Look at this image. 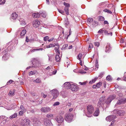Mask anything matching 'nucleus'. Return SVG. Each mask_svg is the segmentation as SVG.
Wrapping results in <instances>:
<instances>
[{"mask_svg": "<svg viewBox=\"0 0 126 126\" xmlns=\"http://www.w3.org/2000/svg\"><path fill=\"white\" fill-rule=\"evenodd\" d=\"M42 95L44 98H45L47 96V95L44 94V93H42Z\"/></svg>", "mask_w": 126, "mask_h": 126, "instance_id": "nucleus-63", "label": "nucleus"}, {"mask_svg": "<svg viewBox=\"0 0 126 126\" xmlns=\"http://www.w3.org/2000/svg\"><path fill=\"white\" fill-rule=\"evenodd\" d=\"M99 113V109H97L95 111L94 114V115L95 116H97Z\"/></svg>", "mask_w": 126, "mask_h": 126, "instance_id": "nucleus-26", "label": "nucleus"}, {"mask_svg": "<svg viewBox=\"0 0 126 126\" xmlns=\"http://www.w3.org/2000/svg\"><path fill=\"white\" fill-rule=\"evenodd\" d=\"M115 118V116L113 115L109 116L107 117L106 119V120L109 122H110Z\"/></svg>", "mask_w": 126, "mask_h": 126, "instance_id": "nucleus-17", "label": "nucleus"}, {"mask_svg": "<svg viewBox=\"0 0 126 126\" xmlns=\"http://www.w3.org/2000/svg\"><path fill=\"white\" fill-rule=\"evenodd\" d=\"M40 16V14L37 12L35 13H33L32 14V17L34 18H39Z\"/></svg>", "mask_w": 126, "mask_h": 126, "instance_id": "nucleus-20", "label": "nucleus"}, {"mask_svg": "<svg viewBox=\"0 0 126 126\" xmlns=\"http://www.w3.org/2000/svg\"><path fill=\"white\" fill-rule=\"evenodd\" d=\"M117 113L119 115L122 116L125 114V112L124 111L119 110L117 111Z\"/></svg>", "mask_w": 126, "mask_h": 126, "instance_id": "nucleus-23", "label": "nucleus"}, {"mask_svg": "<svg viewBox=\"0 0 126 126\" xmlns=\"http://www.w3.org/2000/svg\"><path fill=\"white\" fill-rule=\"evenodd\" d=\"M96 80V79H92L91 81H90L89 82V83L91 84H92L93 83H94Z\"/></svg>", "mask_w": 126, "mask_h": 126, "instance_id": "nucleus-48", "label": "nucleus"}, {"mask_svg": "<svg viewBox=\"0 0 126 126\" xmlns=\"http://www.w3.org/2000/svg\"><path fill=\"white\" fill-rule=\"evenodd\" d=\"M95 63H96L95 66L97 68H98V64L97 60L95 61Z\"/></svg>", "mask_w": 126, "mask_h": 126, "instance_id": "nucleus-57", "label": "nucleus"}, {"mask_svg": "<svg viewBox=\"0 0 126 126\" xmlns=\"http://www.w3.org/2000/svg\"><path fill=\"white\" fill-rule=\"evenodd\" d=\"M25 111H23V110H21L19 111V115L21 116L25 112Z\"/></svg>", "mask_w": 126, "mask_h": 126, "instance_id": "nucleus-43", "label": "nucleus"}, {"mask_svg": "<svg viewBox=\"0 0 126 126\" xmlns=\"http://www.w3.org/2000/svg\"><path fill=\"white\" fill-rule=\"evenodd\" d=\"M105 31V32H107V31H106L104 30ZM104 31V30L102 29H100V30L98 32L99 33H103V32Z\"/></svg>", "mask_w": 126, "mask_h": 126, "instance_id": "nucleus-38", "label": "nucleus"}, {"mask_svg": "<svg viewBox=\"0 0 126 126\" xmlns=\"http://www.w3.org/2000/svg\"><path fill=\"white\" fill-rule=\"evenodd\" d=\"M68 46V45L67 44H66L64 45L63 47L65 48H67Z\"/></svg>", "mask_w": 126, "mask_h": 126, "instance_id": "nucleus-60", "label": "nucleus"}, {"mask_svg": "<svg viewBox=\"0 0 126 126\" xmlns=\"http://www.w3.org/2000/svg\"><path fill=\"white\" fill-rule=\"evenodd\" d=\"M30 121L28 119H22L21 120V125L23 126H30Z\"/></svg>", "mask_w": 126, "mask_h": 126, "instance_id": "nucleus-1", "label": "nucleus"}, {"mask_svg": "<svg viewBox=\"0 0 126 126\" xmlns=\"http://www.w3.org/2000/svg\"><path fill=\"white\" fill-rule=\"evenodd\" d=\"M41 79L39 78H37L36 80L33 81V82L36 83H40L41 82Z\"/></svg>", "mask_w": 126, "mask_h": 126, "instance_id": "nucleus-32", "label": "nucleus"}, {"mask_svg": "<svg viewBox=\"0 0 126 126\" xmlns=\"http://www.w3.org/2000/svg\"><path fill=\"white\" fill-rule=\"evenodd\" d=\"M93 47V45L91 44H90L89 46V48L90 49H91Z\"/></svg>", "mask_w": 126, "mask_h": 126, "instance_id": "nucleus-59", "label": "nucleus"}, {"mask_svg": "<svg viewBox=\"0 0 126 126\" xmlns=\"http://www.w3.org/2000/svg\"><path fill=\"white\" fill-rule=\"evenodd\" d=\"M55 60L57 62L60 61L61 58L59 56V54H57L55 57Z\"/></svg>", "mask_w": 126, "mask_h": 126, "instance_id": "nucleus-25", "label": "nucleus"}, {"mask_svg": "<svg viewBox=\"0 0 126 126\" xmlns=\"http://www.w3.org/2000/svg\"><path fill=\"white\" fill-rule=\"evenodd\" d=\"M13 82L14 81L13 80H10L7 82V84L8 85H9Z\"/></svg>", "mask_w": 126, "mask_h": 126, "instance_id": "nucleus-50", "label": "nucleus"}, {"mask_svg": "<svg viewBox=\"0 0 126 126\" xmlns=\"http://www.w3.org/2000/svg\"><path fill=\"white\" fill-rule=\"evenodd\" d=\"M110 43H108L106 45V47L105 51L106 52H108L110 51L111 47H110Z\"/></svg>", "mask_w": 126, "mask_h": 126, "instance_id": "nucleus-19", "label": "nucleus"}, {"mask_svg": "<svg viewBox=\"0 0 126 126\" xmlns=\"http://www.w3.org/2000/svg\"><path fill=\"white\" fill-rule=\"evenodd\" d=\"M26 32V30L24 29V28H22V31L20 32V35L21 37H23L24 36Z\"/></svg>", "mask_w": 126, "mask_h": 126, "instance_id": "nucleus-18", "label": "nucleus"}, {"mask_svg": "<svg viewBox=\"0 0 126 126\" xmlns=\"http://www.w3.org/2000/svg\"><path fill=\"white\" fill-rule=\"evenodd\" d=\"M79 72L81 74H85L86 73V72L84 71V70H81L79 71Z\"/></svg>", "mask_w": 126, "mask_h": 126, "instance_id": "nucleus-54", "label": "nucleus"}, {"mask_svg": "<svg viewBox=\"0 0 126 126\" xmlns=\"http://www.w3.org/2000/svg\"><path fill=\"white\" fill-rule=\"evenodd\" d=\"M8 54H4L2 57L3 59L4 60H7V59L8 58Z\"/></svg>", "mask_w": 126, "mask_h": 126, "instance_id": "nucleus-34", "label": "nucleus"}, {"mask_svg": "<svg viewBox=\"0 0 126 126\" xmlns=\"http://www.w3.org/2000/svg\"><path fill=\"white\" fill-rule=\"evenodd\" d=\"M55 50L56 52V53H57L58 54H60V52L59 50L58 49L55 48Z\"/></svg>", "mask_w": 126, "mask_h": 126, "instance_id": "nucleus-58", "label": "nucleus"}, {"mask_svg": "<svg viewBox=\"0 0 126 126\" xmlns=\"http://www.w3.org/2000/svg\"><path fill=\"white\" fill-rule=\"evenodd\" d=\"M6 1V0H0V4H4L5 3Z\"/></svg>", "mask_w": 126, "mask_h": 126, "instance_id": "nucleus-47", "label": "nucleus"}, {"mask_svg": "<svg viewBox=\"0 0 126 126\" xmlns=\"http://www.w3.org/2000/svg\"><path fill=\"white\" fill-rule=\"evenodd\" d=\"M84 57L83 56L81 53H80L77 56V59L80 61L79 64L81 65H82L83 64V59Z\"/></svg>", "mask_w": 126, "mask_h": 126, "instance_id": "nucleus-5", "label": "nucleus"}, {"mask_svg": "<svg viewBox=\"0 0 126 126\" xmlns=\"http://www.w3.org/2000/svg\"><path fill=\"white\" fill-rule=\"evenodd\" d=\"M105 99V97L104 96H102L100 98L97 104V106L99 107H102L104 103V101Z\"/></svg>", "mask_w": 126, "mask_h": 126, "instance_id": "nucleus-2", "label": "nucleus"}, {"mask_svg": "<svg viewBox=\"0 0 126 126\" xmlns=\"http://www.w3.org/2000/svg\"><path fill=\"white\" fill-rule=\"evenodd\" d=\"M43 50V48H42L34 49L31 50V51L32 52H33L36 51H42Z\"/></svg>", "mask_w": 126, "mask_h": 126, "instance_id": "nucleus-29", "label": "nucleus"}, {"mask_svg": "<svg viewBox=\"0 0 126 126\" xmlns=\"http://www.w3.org/2000/svg\"><path fill=\"white\" fill-rule=\"evenodd\" d=\"M17 116V114L16 113H15L13 114V115L10 116V119H12L13 118L16 117Z\"/></svg>", "mask_w": 126, "mask_h": 126, "instance_id": "nucleus-27", "label": "nucleus"}, {"mask_svg": "<svg viewBox=\"0 0 126 126\" xmlns=\"http://www.w3.org/2000/svg\"><path fill=\"white\" fill-rule=\"evenodd\" d=\"M58 12L61 14L63 15H64V11H63L62 10H60L59 9H58Z\"/></svg>", "mask_w": 126, "mask_h": 126, "instance_id": "nucleus-52", "label": "nucleus"}, {"mask_svg": "<svg viewBox=\"0 0 126 126\" xmlns=\"http://www.w3.org/2000/svg\"><path fill=\"white\" fill-rule=\"evenodd\" d=\"M104 11L105 12H107L109 14H111L112 13V12L111 11L107 9H104Z\"/></svg>", "mask_w": 126, "mask_h": 126, "instance_id": "nucleus-36", "label": "nucleus"}, {"mask_svg": "<svg viewBox=\"0 0 126 126\" xmlns=\"http://www.w3.org/2000/svg\"><path fill=\"white\" fill-rule=\"evenodd\" d=\"M49 39V38L48 36H46L44 38V40L45 41H46L48 40V39Z\"/></svg>", "mask_w": 126, "mask_h": 126, "instance_id": "nucleus-49", "label": "nucleus"}, {"mask_svg": "<svg viewBox=\"0 0 126 126\" xmlns=\"http://www.w3.org/2000/svg\"><path fill=\"white\" fill-rule=\"evenodd\" d=\"M57 72L56 70H55L54 71H53L52 73V75H55V74Z\"/></svg>", "mask_w": 126, "mask_h": 126, "instance_id": "nucleus-62", "label": "nucleus"}, {"mask_svg": "<svg viewBox=\"0 0 126 126\" xmlns=\"http://www.w3.org/2000/svg\"><path fill=\"white\" fill-rule=\"evenodd\" d=\"M40 24V22L37 20H35L33 21V26L35 28L38 27L39 26Z\"/></svg>", "mask_w": 126, "mask_h": 126, "instance_id": "nucleus-15", "label": "nucleus"}, {"mask_svg": "<svg viewBox=\"0 0 126 126\" xmlns=\"http://www.w3.org/2000/svg\"><path fill=\"white\" fill-rule=\"evenodd\" d=\"M44 124L46 126H52L51 121L48 119L45 118L44 120Z\"/></svg>", "mask_w": 126, "mask_h": 126, "instance_id": "nucleus-11", "label": "nucleus"}, {"mask_svg": "<svg viewBox=\"0 0 126 126\" xmlns=\"http://www.w3.org/2000/svg\"><path fill=\"white\" fill-rule=\"evenodd\" d=\"M54 47H55V48L57 49V48H58L59 47V45H58V44L57 43H55L54 44Z\"/></svg>", "mask_w": 126, "mask_h": 126, "instance_id": "nucleus-42", "label": "nucleus"}, {"mask_svg": "<svg viewBox=\"0 0 126 126\" xmlns=\"http://www.w3.org/2000/svg\"><path fill=\"white\" fill-rule=\"evenodd\" d=\"M19 21L20 22V24L22 25H25L26 24L25 20L22 18H20Z\"/></svg>", "mask_w": 126, "mask_h": 126, "instance_id": "nucleus-24", "label": "nucleus"}, {"mask_svg": "<svg viewBox=\"0 0 126 126\" xmlns=\"http://www.w3.org/2000/svg\"><path fill=\"white\" fill-rule=\"evenodd\" d=\"M104 74L103 73H101L99 75L98 77L99 78H101L103 76V75Z\"/></svg>", "mask_w": 126, "mask_h": 126, "instance_id": "nucleus-55", "label": "nucleus"}, {"mask_svg": "<svg viewBox=\"0 0 126 126\" xmlns=\"http://www.w3.org/2000/svg\"><path fill=\"white\" fill-rule=\"evenodd\" d=\"M52 67V66H48L47 68H46V70H47L48 71H49L51 69V68Z\"/></svg>", "mask_w": 126, "mask_h": 126, "instance_id": "nucleus-56", "label": "nucleus"}, {"mask_svg": "<svg viewBox=\"0 0 126 126\" xmlns=\"http://www.w3.org/2000/svg\"><path fill=\"white\" fill-rule=\"evenodd\" d=\"M51 94L53 96V98L55 99L58 97L59 94V92L56 89H53L51 91Z\"/></svg>", "mask_w": 126, "mask_h": 126, "instance_id": "nucleus-8", "label": "nucleus"}, {"mask_svg": "<svg viewBox=\"0 0 126 126\" xmlns=\"http://www.w3.org/2000/svg\"><path fill=\"white\" fill-rule=\"evenodd\" d=\"M16 90L15 89H13V91H10L8 93V95L10 96H12L15 95V93Z\"/></svg>", "mask_w": 126, "mask_h": 126, "instance_id": "nucleus-21", "label": "nucleus"}, {"mask_svg": "<svg viewBox=\"0 0 126 126\" xmlns=\"http://www.w3.org/2000/svg\"><path fill=\"white\" fill-rule=\"evenodd\" d=\"M56 120L57 122L59 123H62L64 120L63 118L61 116H57Z\"/></svg>", "mask_w": 126, "mask_h": 126, "instance_id": "nucleus-13", "label": "nucleus"}, {"mask_svg": "<svg viewBox=\"0 0 126 126\" xmlns=\"http://www.w3.org/2000/svg\"><path fill=\"white\" fill-rule=\"evenodd\" d=\"M72 82H66L63 84V86L67 89H70Z\"/></svg>", "mask_w": 126, "mask_h": 126, "instance_id": "nucleus-16", "label": "nucleus"}, {"mask_svg": "<svg viewBox=\"0 0 126 126\" xmlns=\"http://www.w3.org/2000/svg\"><path fill=\"white\" fill-rule=\"evenodd\" d=\"M53 117V115L51 114H48L47 115V118H52Z\"/></svg>", "mask_w": 126, "mask_h": 126, "instance_id": "nucleus-46", "label": "nucleus"}, {"mask_svg": "<svg viewBox=\"0 0 126 126\" xmlns=\"http://www.w3.org/2000/svg\"><path fill=\"white\" fill-rule=\"evenodd\" d=\"M87 113L89 114H91L94 111V108L92 105H88L87 107Z\"/></svg>", "mask_w": 126, "mask_h": 126, "instance_id": "nucleus-4", "label": "nucleus"}, {"mask_svg": "<svg viewBox=\"0 0 126 126\" xmlns=\"http://www.w3.org/2000/svg\"><path fill=\"white\" fill-rule=\"evenodd\" d=\"M122 103V102H121L120 100H119L118 101H117V104H120Z\"/></svg>", "mask_w": 126, "mask_h": 126, "instance_id": "nucleus-64", "label": "nucleus"}, {"mask_svg": "<svg viewBox=\"0 0 126 126\" xmlns=\"http://www.w3.org/2000/svg\"><path fill=\"white\" fill-rule=\"evenodd\" d=\"M116 96V95H110L107 100L106 103L107 104H109L115 98Z\"/></svg>", "mask_w": 126, "mask_h": 126, "instance_id": "nucleus-10", "label": "nucleus"}, {"mask_svg": "<svg viewBox=\"0 0 126 126\" xmlns=\"http://www.w3.org/2000/svg\"><path fill=\"white\" fill-rule=\"evenodd\" d=\"M37 72L36 71H31L29 73V76H31L33 75H34Z\"/></svg>", "mask_w": 126, "mask_h": 126, "instance_id": "nucleus-31", "label": "nucleus"}, {"mask_svg": "<svg viewBox=\"0 0 126 126\" xmlns=\"http://www.w3.org/2000/svg\"><path fill=\"white\" fill-rule=\"evenodd\" d=\"M20 109L21 110H23V111H25L26 110V109L23 107V106L21 105L20 107Z\"/></svg>", "mask_w": 126, "mask_h": 126, "instance_id": "nucleus-39", "label": "nucleus"}, {"mask_svg": "<svg viewBox=\"0 0 126 126\" xmlns=\"http://www.w3.org/2000/svg\"><path fill=\"white\" fill-rule=\"evenodd\" d=\"M95 45L97 47L99 45V42H96L94 43Z\"/></svg>", "mask_w": 126, "mask_h": 126, "instance_id": "nucleus-51", "label": "nucleus"}, {"mask_svg": "<svg viewBox=\"0 0 126 126\" xmlns=\"http://www.w3.org/2000/svg\"><path fill=\"white\" fill-rule=\"evenodd\" d=\"M93 19L91 18H89L87 19V22L89 23H91V22L93 21Z\"/></svg>", "mask_w": 126, "mask_h": 126, "instance_id": "nucleus-45", "label": "nucleus"}, {"mask_svg": "<svg viewBox=\"0 0 126 126\" xmlns=\"http://www.w3.org/2000/svg\"><path fill=\"white\" fill-rule=\"evenodd\" d=\"M98 18L99 19V20L100 21H104L105 20L104 18L101 16H99L98 17Z\"/></svg>", "mask_w": 126, "mask_h": 126, "instance_id": "nucleus-35", "label": "nucleus"}, {"mask_svg": "<svg viewBox=\"0 0 126 126\" xmlns=\"http://www.w3.org/2000/svg\"><path fill=\"white\" fill-rule=\"evenodd\" d=\"M73 116L70 114H66L65 117V120L68 122H71L72 120Z\"/></svg>", "mask_w": 126, "mask_h": 126, "instance_id": "nucleus-9", "label": "nucleus"}, {"mask_svg": "<svg viewBox=\"0 0 126 126\" xmlns=\"http://www.w3.org/2000/svg\"><path fill=\"white\" fill-rule=\"evenodd\" d=\"M51 109L50 108L48 107H43L41 108V111L44 112H46L51 110Z\"/></svg>", "mask_w": 126, "mask_h": 126, "instance_id": "nucleus-14", "label": "nucleus"}, {"mask_svg": "<svg viewBox=\"0 0 126 126\" xmlns=\"http://www.w3.org/2000/svg\"><path fill=\"white\" fill-rule=\"evenodd\" d=\"M17 16L18 15L16 13H12L11 16L12 18L13 19H16Z\"/></svg>", "mask_w": 126, "mask_h": 126, "instance_id": "nucleus-22", "label": "nucleus"}, {"mask_svg": "<svg viewBox=\"0 0 126 126\" xmlns=\"http://www.w3.org/2000/svg\"><path fill=\"white\" fill-rule=\"evenodd\" d=\"M49 57V61L50 62H51L52 60L54 59V57L52 55H50L48 56Z\"/></svg>", "mask_w": 126, "mask_h": 126, "instance_id": "nucleus-28", "label": "nucleus"}, {"mask_svg": "<svg viewBox=\"0 0 126 126\" xmlns=\"http://www.w3.org/2000/svg\"><path fill=\"white\" fill-rule=\"evenodd\" d=\"M63 4L65 6V7L64 8V10L66 14L68 15L69 13V8L70 7V5L68 3H66L65 2L63 3Z\"/></svg>", "mask_w": 126, "mask_h": 126, "instance_id": "nucleus-7", "label": "nucleus"}, {"mask_svg": "<svg viewBox=\"0 0 126 126\" xmlns=\"http://www.w3.org/2000/svg\"><path fill=\"white\" fill-rule=\"evenodd\" d=\"M41 16L43 17H45L47 14L45 12H43L40 13Z\"/></svg>", "mask_w": 126, "mask_h": 126, "instance_id": "nucleus-33", "label": "nucleus"}, {"mask_svg": "<svg viewBox=\"0 0 126 126\" xmlns=\"http://www.w3.org/2000/svg\"><path fill=\"white\" fill-rule=\"evenodd\" d=\"M102 83L101 82H99L97 83L96 85L97 86V87L99 88L100 87V86L102 85Z\"/></svg>", "mask_w": 126, "mask_h": 126, "instance_id": "nucleus-37", "label": "nucleus"}, {"mask_svg": "<svg viewBox=\"0 0 126 126\" xmlns=\"http://www.w3.org/2000/svg\"><path fill=\"white\" fill-rule=\"evenodd\" d=\"M54 38H51V39H50L48 40V41L49 42H50L51 41H53L54 40Z\"/></svg>", "mask_w": 126, "mask_h": 126, "instance_id": "nucleus-61", "label": "nucleus"}, {"mask_svg": "<svg viewBox=\"0 0 126 126\" xmlns=\"http://www.w3.org/2000/svg\"><path fill=\"white\" fill-rule=\"evenodd\" d=\"M54 44H51L49 45L48 46H45V48H48L50 47H54Z\"/></svg>", "mask_w": 126, "mask_h": 126, "instance_id": "nucleus-30", "label": "nucleus"}, {"mask_svg": "<svg viewBox=\"0 0 126 126\" xmlns=\"http://www.w3.org/2000/svg\"><path fill=\"white\" fill-rule=\"evenodd\" d=\"M33 124L34 126H39L41 125V122L37 118H34L32 120Z\"/></svg>", "mask_w": 126, "mask_h": 126, "instance_id": "nucleus-6", "label": "nucleus"}, {"mask_svg": "<svg viewBox=\"0 0 126 126\" xmlns=\"http://www.w3.org/2000/svg\"><path fill=\"white\" fill-rule=\"evenodd\" d=\"M32 61L33 65L32 67H36L39 66L40 65L39 62L36 58L32 59Z\"/></svg>", "mask_w": 126, "mask_h": 126, "instance_id": "nucleus-3", "label": "nucleus"}, {"mask_svg": "<svg viewBox=\"0 0 126 126\" xmlns=\"http://www.w3.org/2000/svg\"><path fill=\"white\" fill-rule=\"evenodd\" d=\"M106 79L108 80H112V78L109 75L106 77Z\"/></svg>", "mask_w": 126, "mask_h": 126, "instance_id": "nucleus-41", "label": "nucleus"}, {"mask_svg": "<svg viewBox=\"0 0 126 126\" xmlns=\"http://www.w3.org/2000/svg\"><path fill=\"white\" fill-rule=\"evenodd\" d=\"M87 82L86 81L83 82H79V83L80 85H85L86 84Z\"/></svg>", "mask_w": 126, "mask_h": 126, "instance_id": "nucleus-44", "label": "nucleus"}, {"mask_svg": "<svg viewBox=\"0 0 126 126\" xmlns=\"http://www.w3.org/2000/svg\"><path fill=\"white\" fill-rule=\"evenodd\" d=\"M70 89L73 91H76L78 90L79 88L78 86L73 84V83H72V85Z\"/></svg>", "mask_w": 126, "mask_h": 126, "instance_id": "nucleus-12", "label": "nucleus"}, {"mask_svg": "<svg viewBox=\"0 0 126 126\" xmlns=\"http://www.w3.org/2000/svg\"><path fill=\"white\" fill-rule=\"evenodd\" d=\"M4 117H5L3 116H0V122H1L2 121H4Z\"/></svg>", "mask_w": 126, "mask_h": 126, "instance_id": "nucleus-40", "label": "nucleus"}, {"mask_svg": "<svg viewBox=\"0 0 126 126\" xmlns=\"http://www.w3.org/2000/svg\"><path fill=\"white\" fill-rule=\"evenodd\" d=\"M60 104V103L59 102H55L54 104L53 105V106H57L59 105Z\"/></svg>", "mask_w": 126, "mask_h": 126, "instance_id": "nucleus-53", "label": "nucleus"}]
</instances>
